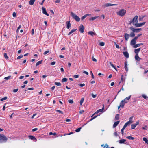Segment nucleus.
Returning a JSON list of instances; mask_svg holds the SVG:
<instances>
[{
	"label": "nucleus",
	"mask_w": 148,
	"mask_h": 148,
	"mask_svg": "<svg viewBox=\"0 0 148 148\" xmlns=\"http://www.w3.org/2000/svg\"><path fill=\"white\" fill-rule=\"evenodd\" d=\"M143 140L145 143L148 144V140L146 138L144 137L143 138Z\"/></svg>",
	"instance_id": "obj_28"
},
{
	"label": "nucleus",
	"mask_w": 148,
	"mask_h": 148,
	"mask_svg": "<svg viewBox=\"0 0 148 148\" xmlns=\"http://www.w3.org/2000/svg\"><path fill=\"white\" fill-rule=\"evenodd\" d=\"M7 140V138L4 134H1L0 135V143L5 142Z\"/></svg>",
	"instance_id": "obj_3"
},
{
	"label": "nucleus",
	"mask_w": 148,
	"mask_h": 148,
	"mask_svg": "<svg viewBox=\"0 0 148 148\" xmlns=\"http://www.w3.org/2000/svg\"><path fill=\"white\" fill-rule=\"evenodd\" d=\"M119 121H117L114 123L113 125V128H115L119 124Z\"/></svg>",
	"instance_id": "obj_22"
},
{
	"label": "nucleus",
	"mask_w": 148,
	"mask_h": 148,
	"mask_svg": "<svg viewBox=\"0 0 148 148\" xmlns=\"http://www.w3.org/2000/svg\"><path fill=\"white\" fill-rule=\"evenodd\" d=\"M131 96L130 95V96H129L127 97H126L123 100L124 101H125V103H126L127 102V101H126V100H130V97H131Z\"/></svg>",
	"instance_id": "obj_26"
},
{
	"label": "nucleus",
	"mask_w": 148,
	"mask_h": 148,
	"mask_svg": "<svg viewBox=\"0 0 148 148\" xmlns=\"http://www.w3.org/2000/svg\"><path fill=\"white\" fill-rule=\"evenodd\" d=\"M84 99L83 98H82L80 101V104L81 105H82L84 101Z\"/></svg>",
	"instance_id": "obj_29"
},
{
	"label": "nucleus",
	"mask_w": 148,
	"mask_h": 148,
	"mask_svg": "<svg viewBox=\"0 0 148 148\" xmlns=\"http://www.w3.org/2000/svg\"><path fill=\"white\" fill-rule=\"evenodd\" d=\"M123 54L124 56L127 58H128L129 57V55L127 52H123Z\"/></svg>",
	"instance_id": "obj_18"
},
{
	"label": "nucleus",
	"mask_w": 148,
	"mask_h": 148,
	"mask_svg": "<svg viewBox=\"0 0 148 148\" xmlns=\"http://www.w3.org/2000/svg\"><path fill=\"white\" fill-rule=\"evenodd\" d=\"M127 125L125 124L124 125L123 128H122V129L121 130V133H122V134H123V133H124V130H125V128L127 127Z\"/></svg>",
	"instance_id": "obj_14"
},
{
	"label": "nucleus",
	"mask_w": 148,
	"mask_h": 148,
	"mask_svg": "<svg viewBox=\"0 0 148 148\" xmlns=\"http://www.w3.org/2000/svg\"><path fill=\"white\" fill-rule=\"evenodd\" d=\"M126 13V10L124 9H122L117 12L116 13L118 16L121 17L124 16Z\"/></svg>",
	"instance_id": "obj_1"
},
{
	"label": "nucleus",
	"mask_w": 148,
	"mask_h": 148,
	"mask_svg": "<svg viewBox=\"0 0 148 148\" xmlns=\"http://www.w3.org/2000/svg\"><path fill=\"white\" fill-rule=\"evenodd\" d=\"M135 59L138 61H139L141 60V58L138 56V55H136L135 56Z\"/></svg>",
	"instance_id": "obj_15"
},
{
	"label": "nucleus",
	"mask_w": 148,
	"mask_h": 148,
	"mask_svg": "<svg viewBox=\"0 0 148 148\" xmlns=\"http://www.w3.org/2000/svg\"><path fill=\"white\" fill-rule=\"evenodd\" d=\"M35 0H30L29 1V4L30 5H33Z\"/></svg>",
	"instance_id": "obj_25"
},
{
	"label": "nucleus",
	"mask_w": 148,
	"mask_h": 148,
	"mask_svg": "<svg viewBox=\"0 0 148 148\" xmlns=\"http://www.w3.org/2000/svg\"><path fill=\"white\" fill-rule=\"evenodd\" d=\"M92 60L93 61L95 62H96L97 61V60L95 58L93 57L92 58Z\"/></svg>",
	"instance_id": "obj_61"
},
{
	"label": "nucleus",
	"mask_w": 148,
	"mask_h": 148,
	"mask_svg": "<svg viewBox=\"0 0 148 148\" xmlns=\"http://www.w3.org/2000/svg\"><path fill=\"white\" fill-rule=\"evenodd\" d=\"M18 89H17V88L16 89H14L13 90V92L14 93H16L18 91Z\"/></svg>",
	"instance_id": "obj_52"
},
{
	"label": "nucleus",
	"mask_w": 148,
	"mask_h": 148,
	"mask_svg": "<svg viewBox=\"0 0 148 148\" xmlns=\"http://www.w3.org/2000/svg\"><path fill=\"white\" fill-rule=\"evenodd\" d=\"M83 73L86 74V75H88V73L86 71H84Z\"/></svg>",
	"instance_id": "obj_63"
},
{
	"label": "nucleus",
	"mask_w": 148,
	"mask_h": 148,
	"mask_svg": "<svg viewBox=\"0 0 148 148\" xmlns=\"http://www.w3.org/2000/svg\"><path fill=\"white\" fill-rule=\"evenodd\" d=\"M97 116H98V115H97L96 116H94V117H93L91 119H90L89 121H91L92 120L94 119L95 118H96Z\"/></svg>",
	"instance_id": "obj_60"
},
{
	"label": "nucleus",
	"mask_w": 148,
	"mask_h": 148,
	"mask_svg": "<svg viewBox=\"0 0 148 148\" xmlns=\"http://www.w3.org/2000/svg\"><path fill=\"white\" fill-rule=\"evenodd\" d=\"M104 105H103V106L102 108L101 109H99L97 111H103L104 110Z\"/></svg>",
	"instance_id": "obj_42"
},
{
	"label": "nucleus",
	"mask_w": 148,
	"mask_h": 148,
	"mask_svg": "<svg viewBox=\"0 0 148 148\" xmlns=\"http://www.w3.org/2000/svg\"><path fill=\"white\" fill-rule=\"evenodd\" d=\"M13 16L14 17H15L16 16V14L15 12H14L12 14Z\"/></svg>",
	"instance_id": "obj_59"
},
{
	"label": "nucleus",
	"mask_w": 148,
	"mask_h": 148,
	"mask_svg": "<svg viewBox=\"0 0 148 148\" xmlns=\"http://www.w3.org/2000/svg\"><path fill=\"white\" fill-rule=\"evenodd\" d=\"M79 30L80 32L82 33L84 32V27L82 24L79 27Z\"/></svg>",
	"instance_id": "obj_8"
},
{
	"label": "nucleus",
	"mask_w": 148,
	"mask_h": 148,
	"mask_svg": "<svg viewBox=\"0 0 148 148\" xmlns=\"http://www.w3.org/2000/svg\"><path fill=\"white\" fill-rule=\"evenodd\" d=\"M67 24L66 27L68 29H69L71 27V24L70 23V21H69L67 22Z\"/></svg>",
	"instance_id": "obj_23"
},
{
	"label": "nucleus",
	"mask_w": 148,
	"mask_h": 148,
	"mask_svg": "<svg viewBox=\"0 0 148 148\" xmlns=\"http://www.w3.org/2000/svg\"><path fill=\"white\" fill-rule=\"evenodd\" d=\"M88 34L90 35L93 36V35H95L96 34L92 31H90L88 32Z\"/></svg>",
	"instance_id": "obj_21"
},
{
	"label": "nucleus",
	"mask_w": 148,
	"mask_h": 148,
	"mask_svg": "<svg viewBox=\"0 0 148 148\" xmlns=\"http://www.w3.org/2000/svg\"><path fill=\"white\" fill-rule=\"evenodd\" d=\"M145 22H143L140 23L133 24V25H134L136 27H138L142 26L145 24Z\"/></svg>",
	"instance_id": "obj_4"
},
{
	"label": "nucleus",
	"mask_w": 148,
	"mask_h": 148,
	"mask_svg": "<svg viewBox=\"0 0 148 148\" xmlns=\"http://www.w3.org/2000/svg\"><path fill=\"white\" fill-rule=\"evenodd\" d=\"M81 129V128H78L75 131L76 132H79Z\"/></svg>",
	"instance_id": "obj_50"
},
{
	"label": "nucleus",
	"mask_w": 148,
	"mask_h": 148,
	"mask_svg": "<svg viewBox=\"0 0 148 148\" xmlns=\"http://www.w3.org/2000/svg\"><path fill=\"white\" fill-rule=\"evenodd\" d=\"M56 134L55 133H53L52 132H50L49 133V135H55Z\"/></svg>",
	"instance_id": "obj_46"
},
{
	"label": "nucleus",
	"mask_w": 148,
	"mask_h": 148,
	"mask_svg": "<svg viewBox=\"0 0 148 148\" xmlns=\"http://www.w3.org/2000/svg\"><path fill=\"white\" fill-rule=\"evenodd\" d=\"M147 128V127L146 125H145L144 127H142V128L143 130H146Z\"/></svg>",
	"instance_id": "obj_49"
},
{
	"label": "nucleus",
	"mask_w": 148,
	"mask_h": 148,
	"mask_svg": "<svg viewBox=\"0 0 148 148\" xmlns=\"http://www.w3.org/2000/svg\"><path fill=\"white\" fill-rule=\"evenodd\" d=\"M91 15V14H85L81 18V19L82 20H83L86 17L88 16H89Z\"/></svg>",
	"instance_id": "obj_16"
},
{
	"label": "nucleus",
	"mask_w": 148,
	"mask_h": 148,
	"mask_svg": "<svg viewBox=\"0 0 148 148\" xmlns=\"http://www.w3.org/2000/svg\"><path fill=\"white\" fill-rule=\"evenodd\" d=\"M42 61H39L38 62L36 63V66H37L38 65L41 64L42 63Z\"/></svg>",
	"instance_id": "obj_38"
},
{
	"label": "nucleus",
	"mask_w": 148,
	"mask_h": 148,
	"mask_svg": "<svg viewBox=\"0 0 148 148\" xmlns=\"http://www.w3.org/2000/svg\"><path fill=\"white\" fill-rule=\"evenodd\" d=\"M76 29H72V30L68 34V35H70L72 33L74 32L76 30Z\"/></svg>",
	"instance_id": "obj_32"
},
{
	"label": "nucleus",
	"mask_w": 148,
	"mask_h": 148,
	"mask_svg": "<svg viewBox=\"0 0 148 148\" xmlns=\"http://www.w3.org/2000/svg\"><path fill=\"white\" fill-rule=\"evenodd\" d=\"M125 69L126 71H128V68L127 67V62L126 61H125Z\"/></svg>",
	"instance_id": "obj_17"
},
{
	"label": "nucleus",
	"mask_w": 148,
	"mask_h": 148,
	"mask_svg": "<svg viewBox=\"0 0 148 148\" xmlns=\"http://www.w3.org/2000/svg\"><path fill=\"white\" fill-rule=\"evenodd\" d=\"M144 16H143L141 17H140L139 18V19L140 21H142L143 20V18H144Z\"/></svg>",
	"instance_id": "obj_51"
},
{
	"label": "nucleus",
	"mask_w": 148,
	"mask_h": 148,
	"mask_svg": "<svg viewBox=\"0 0 148 148\" xmlns=\"http://www.w3.org/2000/svg\"><path fill=\"white\" fill-rule=\"evenodd\" d=\"M99 45L100 46H104L105 45V43L104 42H100L99 43Z\"/></svg>",
	"instance_id": "obj_40"
},
{
	"label": "nucleus",
	"mask_w": 148,
	"mask_h": 148,
	"mask_svg": "<svg viewBox=\"0 0 148 148\" xmlns=\"http://www.w3.org/2000/svg\"><path fill=\"white\" fill-rule=\"evenodd\" d=\"M117 5L116 4H113L107 3L105 4L104 5V6L105 7H107L110 6H115V5Z\"/></svg>",
	"instance_id": "obj_9"
},
{
	"label": "nucleus",
	"mask_w": 148,
	"mask_h": 148,
	"mask_svg": "<svg viewBox=\"0 0 148 148\" xmlns=\"http://www.w3.org/2000/svg\"><path fill=\"white\" fill-rule=\"evenodd\" d=\"M142 97L143 98H144L145 99H146L147 98L145 94H143L142 95Z\"/></svg>",
	"instance_id": "obj_58"
},
{
	"label": "nucleus",
	"mask_w": 148,
	"mask_h": 148,
	"mask_svg": "<svg viewBox=\"0 0 148 148\" xmlns=\"http://www.w3.org/2000/svg\"><path fill=\"white\" fill-rule=\"evenodd\" d=\"M126 138L130 140H134V139L133 137L130 136H127Z\"/></svg>",
	"instance_id": "obj_35"
},
{
	"label": "nucleus",
	"mask_w": 148,
	"mask_h": 148,
	"mask_svg": "<svg viewBox=\"0 0 148 148\" xmlns=\"http://www.w3.org/2000/svg\"><path fill=\"white\" fill-rule=\"evenodd\" d=\"M138 17L137 16H136L133 19L132 22H131V23H133V24H135L134 23H138Z\"/></svg>",
	"instance_id": "obj_5"
},
{
	"label": "nucleus",
	"mask_w": 148,
	"mask_h": 148,
	"mask_svg": "<svg viewBox=\"0 0 148 148\" xmlns=\"http://www.w3.org/2000/svg\"><path fill=\"white\" fill-rule=\"evenodd\" d=\"M115 119H116V120H118L119 119V115L117 114H116V116H115Z\"/></svg>",
	"instance_id": "obj_44"
},
{
	"label": "nucleus",
	"mask_w": 148,
	"mask_h": 148,
	"mask_svg": "<svg viewBox=\"0 0 148 148\" xmlns=\"http://www.w3.org/2000/svg\"><path fill=\"white\" fill-rule=\"evenodd\" d=\"M135 34L134 33L132 32L130 33V36L132 37H134L135 36Z\"/></svg>",
	"instance_id": "obj_30"
},
{
	"label": "nucleus",
	"mask_w": 148,
	"mask_h": 148,
	"mask_svg": "<svg viewBox=\"0 0 148 148\" xmlns=\"http://www.w3.org/2000/svg\"><path fill=\"white\" fill-rule=\"evenodd\" d=\"M7 99V97H5L3 98L0 99V101H3V100H6Z\"/></svg>",
	"instance_id": "obj_36"
},
{
	"label": "nucleus",
	"mask_w": 148,
	"mask_h": 148,
	"mask_svg": "<svg viewBox=\"0 0 148 148\" xmlns=\"http://www.w3.org/2000/svg\"><path fill=\"white\" fill-rule=\"evenodd\" d=\"M71 15L75 20L79 22L80 20V18L78 16H77L73 12H71Z\"/></svg>",
	"instance_id": "obj_2"
},
{
	"label": "nucleus",
	"mask_w": 148,
	"mask_h": 148,
	"mask_svg": "<svg viewBox=\"0 0 148 148\" xmlns=\"http://www.w3.org/2000/svg\"><path fill=\"white\" fill-rule=\"evenodd\" d=\"M99 17L98 16H95L92 17L90 18H89L90 20H94L96 19L97 18Z\"/></svg>",
	"instance_id": "obj_27"
},
{
	"label": "nucleus",
	"mask_w": 148,
	"mask_h": 148,
	"mask_svg": "<svg viewBox=\"0 0 148 148\" xmlns=\"http://www.w3.org/2000/svg\"><path fill=\"white\" fill-rule=\"evenodd\" d=\"M100 19H103L105 18V16L104 15H102L100 17Z\"/></svg>",
	"instance_id": "obj_57"
},
{
	"label": "nucleus",
	"mask_w": 148,
	"mask_h": 148,
	"mask_svg": "<svg viewBox=\"0 0 148 148\" xmlns=\"http://www.w3.org/2000/svg\"><path fill=\"white\" fill-rule=\"evenodd\" d=\"M42 13L44 14L47 15V16H49V14L47 13L44 7H42Z\"/></svg>",
	"instance_id": "obj_10"
},
{
	"label": "nucleus",
	"mask_w": 148,
	"mask_h": 148,
	"mask_svg": "<svg viewBox=\"0 0 148 148\" xmlns=\"http://www.w3.org/2000/svg\"><path fill=\"white\" fill-rule=\"evenodd\" d=\"M126 140L124 139H122L120 140H119V143L120 144H122L124 143L126 141Z\"/></svg>",
	"instance_id": "obj_24"
},
{
	"label": "nucleus",
	"mask_w": 148,
	"mask_h": 148,
	"mask_svg": "<svg viewBox=\"0 0 148 148\" xmlns=\"http://www.w3.org/2000/svg\"><path fill=\"white\" fill-rule=\"evenodd\" d=\"M29 139L33 140H37L36 139L34 136H29Z\"/></svg>",
	"instance_id": "obj_20"
},
{
	"label": "nucleus",
	"mask_w": 148,
	"mask_h": 148,
	"mask_svg": "<svg viewBox=\"0 0 148 148\" xmlns=\"http://www.w3.org/2000/svg\"><path fill=\"white\" fill-rule=\"evenodd\" d=\"M55 63H56V62H54V61H53V62H52L51 63V64L52 65H53L55 64Z\"/></svg>",
	"instance_id": "obj_62"
},
{
	"label": "nucleus",
	"mask_w": 148,
	"mask_h": 148,
	"mask_svg": "<svg viewBox=\"0 0 148 148\" xmlns=\"http://www.w3.org/2000/svg\"><path fill=\"white\" fill-rule=\"evenodd\" d=\"M67 81V79L66 78H64L62 79V82H66Z\"/></svg>",
	"instance_id": "obj_39"
},
{
	"label": "nucleus",
	"mask_w": 148,
	"mask_h": 148,
	"mask_svg": "<svg viewBox=\"0 0 148 148\" xmlns=\"http://www.w3.org/2000/svg\"><path fill=\"white\" fill-rule=\"evenodd\" d=\"M74 78H78L79 77V75H74Z\"/></svg>",
	"instance_id": "obj_64"
},
{
	"label": "nucleus",
	"mask_w": 148,
	"mask_h": 148,
	"mask_svg": "<svg viewBox=\"0 0 148 148\" xmlns=\"http://www.w3.org/2000/svg\"><path fill=\"white\" fill-rule=\"evenodd\" d=\"M4 56L5 58L6 59H7L9 58V57H8L7 53H4Z\"/></svg>",
	"instance_id": "obj_34"
},
{
	"label": "nucleus",
	"mask_w": 148,
	"mask_h": 148,
	"mask_svg": "<svg viewBox=\"0 0 148 148\" xmlns=\"http://www.w3.org/2000/svg\"><path fill=\"white\" fill-rule=\"evenodd\" d=\"M50 51L49 50H47V51H45L44 53V54L45 55H46Z\"/></svg>",
	"instance_id": "obj_45"
},
{
	"label": "nucleus",
	"mask_w": 148,
	"mask_h": 148,
	"mask_svg": "<svg viewBox=\"0 0 148 148\" xmlns=\"http://www.w3.org/2000/svg\"><path fill=\"white\" fill-rule=\"evenodd\" d=\"M136 42V41L134 40V39H132L131 41L130 44L132 46H134L135 45V44Z\"/></svg>",
	"instance_id": "obj_12"
},
{
	"label": "nucleus",
	"mask_w": 148,
	"mask_h": 148,
	"mask_svg": "<svg viewBox=\"0 0 148 148\" xmlns=\"http://www.w3.org/2000/svg\"><path fill=\"white\" fill-rule=\"evenodd\" d=\"M68 102L71 104H72L73 103V100L71 99L69 100L68 101Z\"/></svg>",
	"instance_id": "obj_41"
},
{
	"label": "nucleus",
	"mask_w": 148,
	"mask_h": 148,
	"mask_svg": "<svg viewBox=\"0 0 148 148\" xmlns=\"http://www.w3.org/2000/svg\"><path fill=\"white\" fill-rule=\"evenodd\" d=\"M140 48H139L137 49H136L135 50L134 52L136 54V55L138 54V53L140 51Z\"/></svg>",
	"instance_id": "obj_13"
},
{
	"label": "nucleus",
	"mask_w": 148,
	"mask_h": 148,
	"mask_svg": "<svg viewBox=\"0 0 148 148\" xmlns=\"http://www.w3.org/2000/svg\"><path fill=\"white\" fill-rule=\"evenodd\" d=\"M90 73H91V76H92V79H94V76L92 72V71H90Z\"/></svg>",
	"instance_id": "obj_56"
},
{
	"label": "nucleus",
	"mask_w": 148,
	"mask_h": 148,
	"mask_svg": "<svg viewBox=\"0 0 148 148\" xmlns=\"http://www.w3.org/2000/svg\"><path fill=\"white\" fill-rule=\"evenodd\" d=\"M16 114L14 113H13L10 116V118H12L13 116H15Z\"/></svg>",
	"instance_id": "obj_43"
},
{
	"label": "nucleus",
	"mask_w": 148,
	"mask_h": 148,
	"mask_svg": "<svg viewBox=\"0 0 148 148\" xmlns=\"http://www.w3.org/2000/svg\"><path fill=\"white\" fill-rule=\"evenodd\" d=\"M110 65L111 66L114 68V69H115L116 71H117V70L116 69V67L114 66V65L111 62H110Z\"/></svg>",
	"instance_id": "obj_33"
},
{
	"label": "nucleus",
	"mask_w": 148,
	"mask_h": 148,
	"mask_svg": "<svg viewBox=\"0 0 148 148\" xmlns=\"http://www.w3.org/2000/svg\"><path fill=\"white\" fill-rule=\"evenodd\" d=\"M55 84L57 86H60L61 85V84L60 82H56L55 83Z\"/></svg>",
	"instance_id": "obj_48"
},
{
	"label": "nucleus",
	"mask_w": 148,
	"mask_h": 148,
	"mask_svg": "<svg viewBox=\"0 0 148 148\" xmlns=\"http://www.w3.org/2000/svg\"><path fill=\"white\" fill-rule=\"evenodd\" d=\"M130 35L127 33L125 34L124 37L126 41H127L130 37Z\"/></svg>",
	"instance_id": "obj_11"
},
{
	"label": "nucleus",
	"mask_w": 148,
	"mask_h": 148,
	"mask_svg": "<svg viewBox=\"0 0 148 148\" xmlns=\"http://www.w3.org/2000/svg\"><path fill=\"white\" fill-rule=\"evenodd\" d=\"M130 29L132 31V32H135V29L133 27H131L130 28Z\"/></svg>",
	"instance_id": "obj_31"
},
{
	"label": "nucleus",
	"mask_w": 148,
	"mask_h": 148,
	"mask_svg": "<svg viewBox=\"0 0 148 148\" xmlns=\"http://www.w3.org/2000/svg\"><path fill=\"white\" fill-rule=\"evenodd\" d=\"M143 45V44L142 43L136 44L135 45H134L133 46V47L134 48H136L137 47H139V46H140L141 45Z\"/></svg>",
	"instance_id": "obj_19"
},
{
	"label": "nucleus",
	"mask_w": 148,
	"mask_h": 148,
	"mask_svg": "<svg viewBox=\"0 0 148 148\" xmlns=\"http://www.w3.org/2000/svg\"><path fill=\"white\" fill-rule=\"evenodd\" d=\"M136 127L135 126V125H134L133 124H132L131 125V128L132 129H134Z\"/></svg>",
	"instance_id": "obj_53"
},
{
	"label": "nucleus",
	"mask_w": 148,
	"mask_h": 148,
	"mask_svg": "<svg viewBox=\"0 0 148 148\" xmlns=\"http://www.w3.org/2000/svg\"><path fill=\"white\" fill-rule=\"evenodd\" d=\"M133 117V116H131L130 118L129 121L127 122L125 124H126L127 125H128L130 124L133 122V121H132V119Z\"/></svg>",
	"instance_id": "obj_6"
},
{
	"label": "nucleus",
	"mask_w": 148,
	"mask_h": 148,
	"mask_svg": "<svg viewBox=\"0 0 148 148\" xmlns=\"http://www.w3.org/2000/svg\"><path fill=\"white\" fill-rule=\"evenodd\" d=\"M11 77V76H9L8 77H5L4 78V79L5 80H8Z\"/></svg>",
	"instance_id": "obj_37"
},
{
	"label": "nucleus",
	"mask_w": 148,
	"mask_h": 148,
	"mask_svg": "<svg viewBox=\"0 0 148 148\" xmlns=\"http://www.w3.org/2000/svg\"><path fill=\"white\" fill-rule=\"evenodd\" d=\"M79 85L81 87H82L83 86H84L85 85V84L84 83L80 84H79Z\"/></svg>",
	"instance_id": "obj_54"
},
{
	"label": "nucleus",
	"mask_w": 148,
	"mask_h": 148,
	"mask_svg": "<svg viewBox=\"0 0 148 148\" xmlns=\"http://www.w3.org/2000/svg\"><path fill=\"white\" fill-rule=\"evenodd\" d=\"M23 57V56L22 55H20L19 56L17 57V59H20L22 58Z\"/></svg>",
	"instance_id": "obj_47"
},
{
	"label": "nucleus",
	"mask_w": 148,
	"mask_h": 148,
	"mask_svg": "<svg viewBox=\"0 0 148 148\" xmlns=\"http://www.w3.org/2000/svg\"><path fill=\"white\" fill-rule=\"evenodd\" d=\"M125 102L124 100H122L121 102L120 103V106L118 107V109H119L120 107L123 108Z\"/></svg>",
	"instance_id": "obj_7"
},
{
	"label": "nucleus",
	"mask_w": 148,
	"mask_h": 148,
	"mask_svg": "<svg viewBox=\"0 0 148 148\" xmlns=\"http://www.w3.org/2000/svg\"><path fill=\"white\" fill-rule=\"evenodd\" d=\"M92 96L93 98H95L96 97L97 95H94L93 93H92Z\"/></svg>",
	"instance_id": "obj_55"
}]
</instances>
